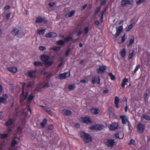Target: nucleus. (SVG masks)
<instances>
[{"instance_id": "f257e3e1", "label": "nucleus", "mask_w": 150, "mask_h": 150, "mask_svg": "<svg viewBox=\"0 0 150 150\" xmlns=\"http://www.w3.org/2000/svg\"><path fill=\"white\" fill-rule=\"evenodd\" d=\"M80 136L83 139L85 143L91 142L92 141V138L90 134H87L83 131L81 132L80 133Z\"/></svg>"}, {"instance_id": "f03ea898", "label": "nucleus", "mask_w": 150, "mask_h": 150, "mask_svg": "<svg viewBox=\"0 0 150 150\" xmlns=\"http://www.w3.org/2000/svg\"><path fill=\"white\" fill-rule=\"evenodd\" d=\"M104 128V126L103 125L97 124L96 125L90 126L89 127V129L92 130H96L97 131L100 130Z\"/></svg>"}, {"instance_id": "7ed1b4c3", "label": "nucleus", "mask_w": 150, "mask_h": 150, "mask_svg": "<svg viewBox=\"0 0 150 150\" xmlns=\"http://www.w3.org/2000/svg\"><path fill=\"white\" fill-rule=\"evenodd\" d=\"M115 143V140L113 139H108L105 142V144L108 147H112Z\"/></svg>"}, {"instance_id": "20e7f679", "label": "nucleus", "mask_w": 150, "mask_h": 150, "mask_svg": "<svg viewBox=\"0 0 150 150\" xmlns=\"http://www.w3.org/2000/svg\"><path fill=\"white\" fill-rule=\"evenodd\" d=\"M137 128L138 129V132L140 134H142L144 132L145 126L142 124L140 123L137 126Z\"/></svg>"}, {"instance_id": "39448f33", "label": "nucleus", "mask_w": 150, "mask_h": 150, "mask_svg": "<svg viewBox=\"0 0 150 150\" xmlns=\"http://www.w3.org/2000/svg\"><path fill=\"white\" fill-rule=\"evenodd\" d=\"M82 122L87 124L89 123H91L92 122L89 117L86 116L83 117L82 118Z\"/></svg>"}, {"instance_id": "423d86ee", "label": "nucleus", "mask_w": 150, "mask_h": 150, "mask_svg": "<svg viewBox=\"0 0 150 150\" xmlns=\"http://www.w3.org/2000/svg\"><path fill=\"white\" fill-rule=\"evenodd\" d=\"M106 69V66H100L99 68L97 69V73L102 74L103 73Z\"/></svg>"}, {"instance_id": "0eeeda50", "label": "nucleus", "mask_w": 150, "mask_h": 150, "mask_svg": "<svg viewBox=\"0 0 150 150\" xmlns=\"http://www.w3.org/2000/svg\"><path fill=\"white\" fill-rule=\"evenodd\" d=\"M42 22L45 24H46L47 22V21L45 19V18H43L40 17H38L36 19L35 22L36 23H41Z\"/></svg>"}, {"instance_id": "6e6552de", "label": "nucleus", "mask_w": 150, "mask_h": 150, "mask_svg": "<svg viewBox=\"0 0 150 150\" xmlns=\"http://www.w3.org/2000/svg\"><path fill=\"white\" fill-rule=\"evenodd\" d=\"M50 59V57L47 55L43 54L41 56L40 59L44 62V64L46 62L49 60Z\"/></svg>"}, {"instance_id": "1a4fd4ad", "label": "nucleus", "mask_w": 150, "mask_h": 150, "mask_svg": "<svg viewBox=\"0 0 150 150\" xmlns=\"http://www.w3.org/2000/svg\"><path fill=\"white\" fill-rule=\"evenodd\" d=\"M119 124L118 123L114 122L110 125V129L112 130H115L118 129Z\"/></svg>"}, {"instance_id": "9d476101", "label": "nucleus", "mask_w": 150, "mask_h": 150, "mask_svg": "<svg viewBox=\"0 0 150 150\" xmlns=\"http://www.w3.org/2000/svg\"><path fill=\"white\" fill-rule=\"evenodd\" d=\"M20 140L19 138L17 137H15V139L13 140L11 142V146L12 147H14L16 145L18 144V140Z\"/></svg>"}, {"instance_id": "9b49d317", "label": "nucleus", "mask_w": 150, "mask_h": 150, "mask_svg": "<svg viewBox=\"0 0 150 150\" xmlns=\"http://www.w3.org/2000/svg\"><path fill=\"white\" fill-rule=\"evenodd\" d=\"M69 72H66L62 74H60L59 75V78L61 79H64L67 77H68L70 76Z\"/></svg>"}, {"instance_id": "f8f14e48", "label": "nucleus", "mask_w": 150, "mask_h": 150, "mask_svg": "<svg viewBox=\"0 0 150 150\" xmlns=\"http://www.w3.org/2000/svg\"><path fill=\"white\" fill-rule=\"evenodd\" d=\"M28 92H26V94L24 96V93L23 92V94H22V92L21 94V95L20 96V101L21 103H23V102L24 100L26 99L27 98V95L28 94Z\"/></svg>"}, {"instance_id": "ddd939ff", "label": "nucleus", "mask_w": 150, "mask_h": 150, "mask_svg": "<svg viewBox=\"0 0 150 150\" xmlns=\"http://www.w3.org/2000/svg\"><path fill=\"white\" fill-rule=\"evenodd\" d=\"M8 98V96L6 94H3L2 97L0 98V105L1 103H3L5 102L6 100Z\"/></svg>"}, {"instance_id": "4468645a", "label": "nucleus", "mask_w": 150, "mask_h": 150, "mask_svg": "<svg viewBox=\"0 0 150 150\" xmlns=\"http://www.w3.org/2000/svg\"><path fill=\"white\" fill-rule=\"evenodd\" d=\"M100 79L99 76H98L97 77H94L92 79V83L93 84H94L95 83L99 84L100 83Z\"/></svg>"}, {"instance_id": "2eb2a0df", "label": "nucleus", "mask_w": 150, "mask_h": 150, "mask_svg": "<svg viewBox=\"0 0 150 150\" xmlns=\"http://www.w3.org/2000/svg\"><path fill=\"white\" fill-rule=\"evenodd\" d=\"M120 118L122 119V123L123 124H126L128 121V120L125 115H121L120 116Z\"/></svg>"}, {"instance_id": "dca6fc26", "label": "nucleus", "mask_w": 150, "mask_h": 150, "mask_svg": "<svg viewBox=\"0 0 150 150\" xmlns=\"http://www.w3.org/2000/svg\"><path fill=\"white\" fill-rule=\"evenodd\" d=\"M123 31L122 26H120L116 28V33L118 35H120Z\"/></svg>"}, {"instance_id": "f3484780", "label": "nucleus", "mask_w": 150, "mask_h": 150, "mask_svg": "<svg viewBox=\"0 0 150 150\" xmlns=\"http://www.w3.org/2000/svg\"><path fill=\"white\" fill-rule=\"evenodd\" d=\"M13 123V120L11 118L5 124V125L6 126L11 125Z\"/></svg>"}, {"instance_id": "a211bd4d", "label": "nucleus", "mask_w": 150, "mask_h": 150, "mask_svg": "<svg viewBox=\"0 0 150 150\" xmlns=\"http://www.w3.org/2000/svg\"><path fill=\"white\" fill-rule=\"evenodd\" d=\"M75 12V10L72 11L67 13L65 15V16L67 17H71L74 14Z\"/></svg>"}, {"instance_id": "6ab92c4d", "label": "nucleus", "mask_w": 150, "mask_h": 150, "mask_svg": "<svg viewBox=\"0 0 150 150\" xmlns=\"http://www.w3.org/2000/svg\"><path fill=\"white\" fill-rule=\"evenodd\" d=\"M35 96L33 95V94H31L28 98L27 101L28 104L31 103V101L33 98Z\"/></svg>"}, {"instance_id": "aec40b11", "label": "nucleus", "mask_w": 150, "mask_h": 150, "mask_svg": "<svg viewBox=\"0 0 150 150\" xmlns=\"http://www.w3.org/2000/svg\"><path fill=\"white\" fill-rule=\"evenodd\" d=\"M54 63V61L52 60L48 61L44 63V64L47 67H50Z\"/></svg>"}, {"instance_id": "412c9836", "label": "nucleus", "mask_w": 150, "mask_h": 150, "mask_svg": "<svg viewBox=\"0 0 150 150\" xmlns=\"http://www.w3.org/2000/svg\"><path fill=\"white\" fill-rule=\"evenodd\" d=\"M7 69L9 71L14 73H16L17 71V69L14 67H10L8 68Z\"/></svg>"}, {"instance_id": "4be33fe9", "label": "nucleus", "mask_w": 150, "mask_h": 150, "mask_svg": "<svg viewBox=\"0 0 150 150\" xmlns=\"http://www.w3.org/2000/svg\"><path fill=\"white\" fill-rule=\"evenodd\" d=\"M62 113L63 114L66 115H69L71 114V112L67 110H63Z\"/></svg>"}, {"instance_id": "5701e85b", "label": "nucleus", "mask_w": 150, "mask_h": 150, "mask_svg": "<svg viewBox=\"0 0 150 150\" xmlns=\"http://www.w3.org/2000/svg\"><path fill=\"white\" fill-rule=\"evenodd\" d=\"M61 47L60 46L58 47L54 46L50 48L51 50H53L56 52H58L60 50Z\"/></svg>"}, {"instance_id": "b1692460", "label": "nucleus", "mask_w": 150, "mask_h": 150, "mask_svg": "<svg viewBox=\"0 0 150 150\" xmlns=\"http://www.w3.org/2000/svg\"><path fill=\"white\" fill-rule=\"evenodd\" d=\"M91 112L92 113L97 114L99 112L100 110L96 108H93L91 109Z\"/></svg>"}, {"instance_id": "393cba45", "label": "nucleus", "mask_w": 150, "mask_h": 150, "mask_svg": "<svg viewBox=\"0 0 150 150\" xmlns=\"http://www.w3.org/2000/svg\"><path fill=\"white\" fill-rule=\"evenodd\" d=\"M34 65L35 66H40L42 67L43 63L40 62L35 61L34 63Z\"/></svg>"}, {"instance_id": "a878e982", "label": "nucleus", "mask_w": 150, "mask_h": 150, "mask_svg": "<svg viewBox=\"0 0 150 150\" xmlns=\"http://www.w3.org/2000/svg\"><path fill=\"white\" fill-rule=\"evenodd\" d=\"M126 52L125 48H123L122 50L120 52V55L122 57H124L126 55Z\"/></svg>"}, {"instance_id": "bb28decb", "label": "nucleus", "mask_w": 150, "mask_h": 150, "mask_svg": "<svg viewBox=\"0 0 150 150\" xmlns=\"http://www.w3.org/2000/svg\"><path fill=\"white\" fill-rule=\"evenodd\" d=\"M19 32V30L18 29H16L13 28V30L11 32V34H13L14 33H15V36L18 34V33Z\"/></svg>"}, {"instance_id": "cd10ccee", "label": "nucleus", "mask_w": 150, "mask_h": 150, "mask_svg": "<svg viewBox=\"0 0 150 150\" xmlns=\"http://www.w3.org/2000/svg\"><path fill=\"white\" fill-rule=\"evenodd\" d=\"M56 43L58 45L63 46L65 45V42H64V40H59L58 41H57Z\"/></svg>"}, {"instance_id": "c85d7f7f", "label": "nucleus", "mask_w": 150, "mask_h": 150, "mask_svg": "<svg viewBox=\"0 0 150 150\" xmlns=\"http://www.w3.org/2000/svg\"><path fill=\"white\" fill-rule=\"evenodd\" d=\"M47 120L46 119H44L43 120V122L41 123V125L42 128H44L45 126V125L47 123Z\"/></svg>"}, {"instance_id": "c756f323", "label": "nucleus", "mask_w": 150, "mask_h": 150, "mask_svg": "<svg viewBox=\"0 0 150 150\" xmlns=\"http://www.w3.org/2000/svg\"><path fill=\"white\" fill-rule=\"evenodd\" d=\"M128 81V79L125 78H124L122 81V83L121 84V86L123 88H124V86L125 85L126 83Z\"/></svg>"}, {"instance_id": "7c9ffc66", "label": "nucleus", "mask_w": 150, "mask_h": 150, "mask_svg": "<svg viewBox=\"0 0 150 150\" xmlns=\"http://www.w3.org/2000/svg\"><path fill=\"white\" fill-rule=\"evenodd\" d=\"M134 37H132L130 40L129 42V44L127 45L128 47L130 46L134 42Z\"/></svg>"}, {"instance_id": "2f4dec72", "label": "nucleus", "mask_w": 150, "mask_h": 150, "mask_svg": "<svg viewBox=\"0 0 150 150\" xmlns=\"http://www.w3.org/2000/svg\"><path fill=\"white\" fill-rule=\"evenodd\" d=\"M108 75L110 77L111 80H114L115 79V77L114 75L112 73H109L108 74Z\"/></svg>"}, {"instance_id": "473e14b6", "label": "nucleus", "mask_w": 150, "mask_h": 150, "mask_svg": "<svg viewBox=\"0 0 150 150\" xmlns=\"http://www.w3.org/2000/svg\"><path fill=\"white\" fill-rule=\"evenodd\" d=\"M125 35H126V34H125L123 35L122 37L121 41L120 42L119 41L118 42L119 44H120L121 43H122L125 41Z\"/></svg>"}, {"instance_id": "72a5a7b5", "label": "nucleus", "mask_w": 150, "mask_h": 150, "mask_svg": "<svg viewBox=\"0 0 150 150\" xmlns=\"http://www.w3.org/2000/svg\"><path fill=\"white\" fill-rule=\"evenodd\" d=\"M45 31V29H42L38 30V34L40 35H43L44 34Z\"/></svg>"}, {"instance_id": "f704fd0d", "label": "nucleus", "mask_w": 150, "mask_h": 150, "mask_svg": "<svg viewBox=\"0 0 150 150\" xmlns=\"http://www.w3.org/2000/svg\"><path fill=\"white\" fill-rule=\"evenodd\" d=\"M73 39L72 37H68L66 38H65L64 39V40L66 42H68L69 41H71Z\"/></svg>"}, {"instance_id": "c9c22d12", "label": "nucleus", "mask_w": 150, "mask_h": 150, "mask_svg": "<svg viewBox=\"0 0 150 150\" xmlns=\"http://www.w3.org/2000/svg\"><path fill=\"white\" fill-rule=\"evenodd\" d=\"M127 0H122L121 5L122 7H124L126 6Z\"/></svg>"}, {"instance_id": "e433bc0d", "label": "nucleus", "mask_w": 150, "mask_h": 150, "mask_svg": "<svg viewBox=\"0 0 150 150\" xmlns=\"http://www.w3.org/2000/svg\"><path fill=\"white\" fill-rule=\"evenodd\" d=\"M132 52L131 53H130L128 56V59L129 60L131 59L133 57L134 54V50H132Z\"/></svg>"}, {"instance_id": "4c0bfd02", "label": "nucleus", "mask_w": 150, "mask_h": 150, "mask_svg": "<svg viewBox=\"0 0 150 150\" xmlns=\"http://www.w3.org/2000/svg\"><path fill=\"white\" fill-rule=\"evenodd\" d=\"M28 76L30 78H32L33 77V72L32 71H28Z\"/></svg>"}, {"instance_id": "58836bf2", "label": "nucleus", "mask_w": 150, "mask_h": 150, "mask_svg": "<svg viewBox=\"0 0 150 150\" xmlns=\"http://www.w3.org/2000/svg\"><path fill=\"white\" fill-rule=\"evenodd\" d=\"M106 11V10H104L103 13H102V14L101 15V16H100V21L101 23H103V15H104V14L105 13V12Z\"/></svg>"}, {"instance_id": "ea45409f", "label": "nucleus", "mask_w": 150, "mask_h": 150, "mask_svg": "<svg viewBox=\"0 0 150 150\" xmlns=\"http://www.w3.org/2000/svg\"><path fill=\"white\" fill-rule=\"evenodd\" d=\"M140 65H138L136 67L135 70L133 71L132 73V74H134L138 69L140 67Z\"/></svg>"}, {"instance_id": "a19ab883", "label": "nucleus", "mask_w": 150, "mask_h": 150, "mask_svg": "<svg viewBox=\"0 0 150 150\" xmlns=\"http://www.w3.org/2000/svg\"><path fill=\"white\" fill-rule=\"evenodd\" d=\"M71 49L69 48H67V51L65 53L66 56L67 57L69 55V53L70 52Z\"/></svg>"}, {"instance_id": "79ce46f5", "label": "nucleus", "mask_w": 150, "mask_h": 150, "mask_svg": "<svg viewBox=\"0 0 150 150\" xmlns=\"http://www.w3.org/2000/svg\"><path fill=\"white\" fill-rule=\"evenodd\" d=\"M133 25L132 24H130L128 26V28L126 30L127 32H129L130 30L132 28Z\"/></svg>"}, {"instance_id": "37998d69", "label": "nucleus", "mask_w": 150, "mask_h": 150, "mask_svg": "<svg viewBox=\"0 0 150 150\" xmlns=\"http://www.w3.org/2000/svg\"><path fill=\"white\" fill-rule=\"evenodd\" d=\"M33 83L30 82L27 85L26 87L27 88H32L33 87Z\"/></svg>"}, {"instance_id": "c03bdc74", "label": "nucleus", "mask_w": 150, "mask_h": 150, "mask_svg": "<svg viewBox=\"0 0 150 150\" xmlns=\"http://www.w3.org/2000/svg\"><path fill=\"white\" fill-rule=\"evenodd\" d=\"M129 145L133 144L134 145H135V142L134 140L132 139L130 141L129 143H128Z\"/></svg>"}, {"instance_id": "a18cd8bd", "label": "nucleus", "mask_w": 150, "mask_h": 150, "mask_svg": "<svg viewBox=\"0 0 150 150\" xmlns=\"http://www.w3.org/2000/svg\"><path fill=\"white\" fill-rule=\"evenodd\" d=\"M112 107H110L109 108V114L110 115H113V113L112 111Z\"/></svg>"}, {"instance_id": "49530a36", "label": "nucleus", "mask_w": 150, "mask_h": 150, "mask_svg": "<svg viewBox=\"0 0 150 150\" xmlns=\"http://www.w3.org/2000/svg\"><path fill=\"white\" fill-rule=\"evenodd\" d=\"M20 83L22 84V94H23V92H24V87L25 86L26 84V83L25 82H23V83L20 82Z\"/></svg>"}, {"instance_id": "de8ad7c7", "label": "nucleus", "mask_w": 150, "mask_h": 150, "mask_svg": "<svg viewBox=\"0 0 150 150\" xmlns=\"http://www.w3.org/2000/svg\"><path fill=\"white\" fill-rule=\"evenodd\" d=\"M75 88L74 86L72 85H69V89L70 90H72L73 89Z\"/></svg>"}, {"instance_id": "09e8293b", "label": "nucleus", "mask_w": 150, "mask_h": 150, "mask_svg": "<svg viewBox=\"0 0 150 150\" xmlns=\"http://www.w3.org/2000/svg\"><path fill=\"white\" fill-rule=\"evenodd\" d=\"M101 8V6H100L98 8H97L95 12V13L97 14L98 12H99Z\"/></svg>"}, {"instance_id": "8fccbe9b", "label": "nucleus", "mask_w": 150, "mask_h": 150, "mask_svg": "<svg viewBox=\"0 0 150 150\" xmlns=\"http://www.w3.org/2000/svg\"><path fill=\"white\" fill-rule=\"evenodd\" d=\"M119 99L118 97L116 96L115 98V103H119Z\"/></svg>"}, {"instance_id": "3c124183", "label": "nucleus", "mask_w": 150, "mask_h": 150, "mask_svg": "<svg viewBox=\"0 0 150 150\" xmlns=\"http://www.w3.org/2000/svg\"><path fill=\"white\" fill-rule=\"evenodd\" d=\"M39 49L41 51H44L46 50V48L45 47L41 46L39 47Z\"/></svg>"}, {"instance_id": "603ef678", "label": "nucleus", "mask_w": 150, "mask_h": 150, "mask_svg": "<svg viewBox=\"0 0 150 150\" xmlns=\"http://www.w3.org/2000/svg\"><path fill=\"white\" fill-rule=\"evenodd\" d=\"M85 34H87L88 33L89 31L88 27H87L84 29Z\"/></svg>"}, {"instance_id": "864d4df0", "label": "nucleus", "mask_w": 150, "mask_h": 150, "mask_svg": "<svg viewBox=\"0 0 150 150\" xmlns=\"http://www.w3.org/2000/svg\"><path fill=\"white\" fill-rule=\"evenodd\" d=\"M143 118L147 120H150V117L147 115H144L143 116Z\"/></svg>"}, {"instance_id": "5fc2aeb1", "label": "nucleus", "mask_w": 150, "mask_h": 150, "mask_svg": "<svg viewBox=\"0 0 150 150\" xmlns=\"http://www.w3.org/2000/svg\"><path fill=\"white\" fill-rule=\"evenodd\" d=\"M52 38H55L57 37V34L53 32H51Z\"/></svg>"}, {"instance_id": "6e6d98bb", "label": "nucleus", "mask_w": 150, "mask_h": 150, "mask_svg": "<svg viewBox=\"0 0 150 150\" xmlns=\"http://www.w3.org/2000/svg\"><path fill=\"white\" fill-rule=\"evenodd\" d=\"M40 107L42 108L45 111L47 112L48 110L49 109V108H47L45 106H44L43 105H41Z\"/></svg>"}, {"instance_id": "4d7b16f0", "label": "nucleus", "mask_w": 150, "mask_h": 150, "mask_svg": "<svg viewBox=\"0 0 150 150\" xmlns=\"http://www.w3.org/2000/svg\"><path fill=\"white\" fill-rule=\"evenodd\" d=\"M148 91H149V90L148 89L146 90V93H145V94L144 95V100L145 101L146 100V98L147 97V96H148V94L147 93L148 92Z\"/></svg>"}, {"instance_id": "13d9d810", "label": "nucleus", "mask_w": 150, "mask_h": 150, "mask_svg": "<svg viewBox=\"0 0 150 150\" xmlns=\"http://www.w3.org/2000/svg\"><path fill=\"white\" fill-rule=\"evenodd\" d=\"M133 4V1H130V0H127V4L128 5H132Z\"/></svg>"}, {"instance_id": "bf43d9fd", "label": "nucleus", "mask_w": 150, "mask_h": 150, "mask_svg": "<svg viewBox=\"0 0 150 150\" xmlns=\"http://www.w3.org/2000/svg\"><path fill=\"white\" fill-rule=\"evenodd\" d=\"M45 37L46 38H52V36H51V32L49 33H48L46 34L45 35Z\"/></svg>"}, {"instance_id": "052dcab7", "label": "nucleus", "mask_w": 150, "mask_h": 150, "mask_svg": "<svg viewBox=\"0 0 150 150\" xmlns=\"http://www.w3.org/2000/svg\"><path fill=\"white\" fill-rule=\"evenodd\" d=\"M50 86L49 84L47 83H45L42 87V88H43L45 87L48 88Z\"/></svg>"}, {"instance_id": "680f3d73", "label": "nucleus", "mask_w": 150, "mask_h": 150, "mask_svg": "<svg viewBox=\"0 0 150 150\" xmlns=\"http://www.w3.org/2000/svg\"><path fill=\"white\" fill-rule=\"evenodd\" d=\"M53 126L52 125H50L48 127V130H52L53 128Z\"/></svg>"}, {"instance_id": "e2e57ef3", "label": "nucleus", "mask_w": 150, "mask_h": 150, "mask_svg": "<svg viewBox=\"0 0 150 150\" xmlns=\"http://www.w3.org/2000/svg\"><path fill=\"white\" fill-rule=\"evenodd\" d=\"M11 15V13L8 12L6 15V18L8 19L10 17Z\"/></svg>"}, {"instance_id": "0e129e2a", "label": "nucleus", "mask_w": 150, "mask_h": 150, "mask_svg": "<svg viewBox=\"0 0 150 150\" xmlns=\"http://www.w3.org/2000/svg\"><path fill=\"white\" fill-rule=\"evenodd\" d=\"M115 136L116 137L119 138L120 139H122L123 138V137H119V134L118 133H117L115 134Z\"/></svg>"}, {"instance_id": "69168bd1", "label": "nucleus", "mask_w": 150, "mask_h": 150, "mask_svg": "<svg viewBox=\"0 0 150 150\" xmlns=\"http://www.w3.org/2000/svg\"><path fill=\"white\" fill-rule=\"evenodd\" d=\"M145 0H138L137 2V3L138 4H140L141 3L145 1Z\"/></svg>"}, {"instance_id": "338daca9", "label": "nucleus", "mask_w": 150, "mask_h": 150, "mask_svg": "<svg viewBox=\"0 0 150 150\" xmlns=\"http://www.w3.org/2000/svg\"><path fill=\"white\" fill-rule=\"evenodd\" d=\"M2 136L1 137V138H6L7 137L8 134H2Z\"/></svg>"}, {"instance_id": "774afa93", "label": "nucleus", "mask_w": 150, "mask_h": 150, "mask_svg": "<svg viewBox=\"0 0 150 150\" xmlns=\"http://www.w3.org/2000/svg\"><path fill=\"white\" fill-rule=\"evenodd\" d=\"M17 132H22V129L21 128V127L19 126V127H18L17 128Z\"/></svg>"}]
</instances>
